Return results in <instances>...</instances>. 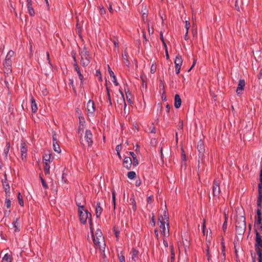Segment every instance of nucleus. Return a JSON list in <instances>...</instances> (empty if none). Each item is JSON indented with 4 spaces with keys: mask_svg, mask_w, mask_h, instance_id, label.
I'll return each instance as SVG.
<instances>
[{
    "mask_svg": "<svg viewBox=\"0 0 262 262\" xmlns=\"http://www.w3.org/2000/svg\"><path fill=\"white\" fill-rule=\"evenodd\" d=\"M81 198V195L76 197V203L78 207V214L80 221L82 224H85L87 220H88L91 227L92 226L91 214L88 210L84 208V202L81 203L79 202Z\"/></svg>",
    "mask_w": 262,
    "mask_h": 262,
    "instance_id": "obj_1",
    "label": "nucleus"
},
{
    "mask_svg": "<svg viewBox=\"0 0 262 262\" xmlns=\"http://www.w3.org/2000/svg\"><path fill=\"white\" fill-rule=\"evenodd\" d=\"M90 228L92 233L93 242L95 247L102 250L105 248V244L101 231L98 229L94 233L92 227Z\"/></svg>",
    "mask_w": 262,
    "mask_h": 262,
    "instance_id": "obj_2",
    "label": "nucleus"
},
{
    "mask_svg": "<svg viewBox=\"0 0 262 262\" xmlns=\"http://www.w3.org/2000/svg\"><path fill=\"white\" fill-rule=\"evenodd\" d=\"M235 228L236 232L238 234H244L246 228V219L244 215L236 217Z\"/></svg>",
    "mask_w": 262,
    "mask_h": 262,
    "instance_id": "obj_3",
    "label": "nucleus"
},
{
    "mask_svg": "<svg viewBox=\"0 0 262 262\" xmlns=\"http://www.w3.org/2000/svg\"><path fill=\"white\" fill-rule=\"evenodd\" d=\"M81 143L83 146H91L93 144V134L89 129L85 132L83 138L81 139Z\"/></svg>",
    "mask_w": 262,
    "mask_h": 262,
    "instance_id": "obj_4",
    "label": "nucleus"
},
{
    "mask_svg": "<svg viewBox=\"0 0 262 262\" xmlns=\"http://www.w3.org/2000/svg\"><path fill=\"white\" fill-rule=\"evenodd\" d=\"M81 55V63L83 67L87 66L90 62L91 59V56L90 55L89 52L85 49H84L80 53Z\"/></svg>",
    "mask_w": 262,
    "mask_h": 262,
    "instance_id": "obj_5",
    "label": "nucleus"
},
{
    "mask_svg": "<svg viewBox=\"0 0 262 262\" xmlns=\"http://www.w3.org/2000/svg\"><path fill=\"white\" fill-rule=\"evenodd\" d=\"M159 227L161 229V232L165 237H167L169 235V229L168 222L165 221H159Z\"/></svg>",
    "mask_w": 262,
    "mask_h": 262,
    "instance_id": "obj_6",
    "label": "nucleus"
},
{
    "mask_svg": "<svg viewBox=\"0 0 262 262\" xmlns=\"http://www.w3.org/2000/svg\"><path fill=\"white\" fill-rule=\"evenodd\" d=\"M183 63L182 56L180 54H178L175 58L174 64L176 68V73L178 74L180 73L181 66Z\"/></svg>",
    "mask_w": 262,
    "mask_h": 262,
    "instance_id": "obj_7",
    "label": "nucleus"
},
{
    "mask_svg": "<svg viewBox=\"0 0 262 262\" xmlns=\"http://www.w3.org/2000/svg\"><path fill=\"white\" fill-rule=\"evenodd\" d=\"M220 182L219 180L216 179L214 181L213 185V194L214 196H218L220 193Z\"/></svg>",
    "mask_w": 262,
    "mask_h": 262,
    "instance_id": "obj_8",
    "label": "nucleus"
},
{
    "mask_svg": "<svg viewBox=\"0 0 262 262\" xmlns=\"http://www.w3.org/2000/svg\"><path fill=\"white\" fill-rule=\"evenodd\" d=\"M71 54H72V55L73 57V59L75 62V63L74 64L75 70L76 71V72L78 75L79 78L80 79L81 81L82 82L83 78V76H82V74L81 73L79 68H78V66L77 63L76 62V57H75L76 53L74 51H72Z\"/></svg>",
    "mask_w": 262,
    "mask_h": 262,
    "instance_id": "obj_9",
    "label": "nucleus"
},
{
    "mask_svg": "<svg viewBox=\"0 0 262 262\" xmlns=\"http://www.w3.org/2000/svg\"><path fill=\"white\" fill-rule=\"evenodd\" d=\"M88 112L89 114H93L95 111L94 102L92 99H89L86 104Z\"/></svg>",
    "mask_w": 262,
    "mask_h": 262,
    "instance_id": "obj_10",
    "label": "nucleus"
},
{
    "mask_svg": "<svg viewBox=\"0 0 262 262\" xmlns=\"http://www.w3.org/2000/svg\"><path fill=\"white\" fill-rule=\"evenodd\" d=\"M255 248L262 247V236L259 234L258 230H256Z\"/></svg>",
    "mask_w": 262,
    "mask_h": 262,
    "instance_id": "obj_11",
    "label": "nucleus"
},
{
    "mask_svg": "<svg viewBox=\"0 0 262 262\" xmlns=\"http://www.w3.org/2000/svg\"><path fill=\"white\" fill-rule=\"evenodd\" d=\"M123 166L127 169H130L133 165V162L131 157H125L123 162Z\"/></svg>",
    "mask_w": 262,
    "mask_h": 262,
    "instance_id": "obj_12",
    "label": "nucleus"
},
{
    "mask_svg": "<svg viewBox=\"0 0 262 262\" xmlns=\"http://www.w3.org/2000/svg\"><path fill=\"white\" fill-rule=\"evenodd\" d=\"M245 86V82L244 80L241 79L238 81V86L236 89V93L238 95L241 94L242 92V91L244 90V88Z\"/></svg>",
    "mask_w": 262,
    "mask_h": 262,
    "instance_id": "obj_13",
    "label": "nucleus"
},
{
    "mask_svg": "<svg viewBox=\"0 0 262 262\" xmlns=\"http://www.w3.org/2000/svg\"><path fill=\"white\" fill-rule=\"evenodd\" d=\"M27 148L26 146L25 143H21L20 146V152H21V156L23 160L26 158L27 153Z\"/></svg>",
    "mask_w": 262,
    "mask_h": 262,
    "instance_id": "obj_14",
    "label": "nucleus"
},
{
    "mask_svg": "<svg viewBox=\"0 0 262 262\" xmlns=\"http://www.w3.org/2000/svg\"><path fill=\"white\" fill-rule=\"evenodd\" d=\"M129 154L132 157L133 167H136L139 164V161L136 154L133 151H130Z\"/></svg>",
    "mask_w": 262,
    "mask_h": 262,
    "instance_id": "obj_15",
    "label": "nucleus"
},
{
    "mask_svg": "<svg viewBox=\"0 0 262 262\" xmlns=\"http://www.w3.org/2000/svg\"><path fill=\"white\" fill-rule=\"evenodd\" d=\"M262 218H257L254 223V226L256 230H260L262 231Z\"/></svg>",
    "mask_w": 262,
    "mask_h": 262,
    "instance_id": "obj_16",
    "label": "nucleus"
},
{
    "mask_svg": "<svg viewBox=\"0 0 262 262\" xmlns=\"http://www.w3.org/2000/svg\"><path fill=\"white\" fill-rule=\"evenodd\" d=\"M145 130L146 132L151 133V134H155L156 133V129L154 125V123H150L148 125L147 128L145 129Z\"/></svg>",
    "mask_w": 262,
    "mask_h": 262,
    "instance_id": "obj_17",
    "label": "nucleus"
},
{
    "mask_svg": "<svg viewBox=\"0 0 262 262\" xmlns=\"http://www.w3.org/2000/svg\"><path fill=\"white\" fill-rule=\"evenodd\" d=\"M4 66L6 69V70L7 71L8 73L11 72V64H12V61L9 60L8 59H5V62L4 63Z\"/></svg>",
    "mask_w": 262,
    "mask_h": 262,
    "instance_id": "obj_18",
    "label": "nucleus"
},
{
    "mask_svg": "<svg viewBox=\"0 0 262 262\" xmlns=\"http://www.w3.org/2000/svg\"><path fill=\"white\" fill-rule=\"evenodd\" d=\"M197 149L200 154L203 155L205 151L204 143L202 141L200 140L198 143Z\"/></svg>",
    "mask_w": 262,
    "mask_h": 262,
    "instance_id": "obj_19",
    "label": "nucleus"
},
{
    "mask_svg": "<svg viewBox=\"0 0 262 262\" xmlns=\"http://www.w3.org/2000/svg\"><path fill=\"white\" fill-rule=\"evenodd\" d=\"M261 200L260 198H258L257 200V205H258V208L256 211V213L257 215V218H261Z\"/></svg>",
    "mask_w": 262,
    "mask_h": 262,
    "instance_id": "obj_20",
    "label": "nucleus"
},
{
    "mask_svg": "<svg viewBox=\"0 0 262 262\" xmlns=\"http://www.w3.org/2000/svg\"><path fill=\"white\" fill-rule=\"evenodd\" d=\"M51 157L52 154L51 153V151H47L45 153L43 156V159L44 161H45V162L50 163L51 161Z\"/></svg>",
    "mask_w": 262,
    "mask_h": 262,
    "instance_id": "obj_21",
    "label": "nucleus"
},
{
    "mask_svg": "<svg viewBox=\"0 0 262 262\" xmlns=\"http://www.w3.org/2000/svg\"><path fill=\"white\" fill-rule=\"evenodd\" d=\"M139 251L135 248H133L132 250V259L136 261L138 258Z\"/></svg>",
    "mask_w": 262,
    "mask_h": 262,
    "instance_id": "obj_22",
    "label": "nucleus"
},
{
    "mask_svg": "<svg viewBox=\"0 0 262 262\" xmlns=\"http://www.w3.org/2000/svg\"><path fill=\"white\" fill-rule=\"evenodd\" d=\"M95 210H96V216H97V217H99L101 215L102 211V208L100 206V203H97L96 206Z\"/></svg>",
    "mask_w": 262,
    "mask_h": 262,
    "instance_id": "obj_23",
    "label": "nucleus"
},
{
    "mask_svg": "<svg viewBox=\"0 0 262 262\" xmlns=\"http://www.w3.org/2000/svg\"><path fill=\"white\" fill-rule=\"evenodd\" d=\"M27 8L28 13L31 16H34L35 14L34 9L32 7V2L27 3Z\"/></svg>",
    "mask_w": 262,
    "mask_h": 262,
    "instance_id": "obj_24",
    "label": "nucleus"
},
{
    "mask_svg": "<svg viewBox=\"0 0 262 262\" xmlns=\"http://www.w3.org/2000/svg\"><path fill=\"white\" fill-rule=\"evenodd\" d=\"M128 53L126 51H124L122 54V58L124 61V63L127 66L129 67L130 65V62L127 59Z\"/></svg>",
    "mask_w": 262,
    "mask_h": 262,
    "instance_id": "obj_25",
    "label": "nucleus"
},
{
    "mask_svg": "<svg viewBox=\"0 0 262 262\" xmlns=\"http://www.w3.org/2000/svg\"><path fill=\"white\" fill-rule=\"evenodd\" d=\"M80 123L78 127V133L80 134L81 132H83L84 128V118H79Z\"/></svg>",
    "mask_w": 262,
    "mask_h": 262,
    "instance_id": "obj_26",
    "label": "nucleus"
},
{
    "mask_svg": "<svg viewBox=\"0 0 262 262\" xmlns=\"http://www.w3.org/2000/svg\"><path fill=\"white\" fill-rule=\"evenodd\" d=\"M5 177H6V174L5 175ZM2 183H3L4 188L5 189L6 192H7V191L8 192H9L10 186H9V183H8V181L7 180L6 178H5V180H3L2 181Z\"/></svg>",
    "mask_w": 262,
    "mask_h": 262,
    "instance_id": "obj_27",
    "label": "nucleus"
},
{
    "mask_svg": "<svg viewBox=\"0 0 262 262\" xmlns=\"http://www.w3.org/2000/svg\"><path fill=\"white\" fill-rule=\"evenodd\" d=\"M168 220H169L168 214L166 212V211L165 210L164 211L163 215L159 218V221H165V222H168Z\"/></svg>",
    "mask_w": 262,
    "mask_h": 262,
    "instance_id": "obj_28",
    "label": "nucleus"
},
{
    "mask_svg": "<svg viewBox=\"0 0 262 262\" xmlns=\"http://www.w3.org/2000/svg\"><path fill=\"white\" fill-rule=\"evenodd\" d=\"M31 108L33 113H35L37 111V104L35 102V99H31Z\"/></svg>",
    "mask_w": 262,
    "mask_h": 262,
    "instance_id": "obj_29",
    "label": "nucleus"
},
{
    "mask_svg": "<svg viewBox=\"0 0 262 262\" xmlns=\"http://www.w3.org/2000/svg\"><path fill=\"white\" fill-rule=\"evenodd\" d=\"M19 218L17 217L16 219V220L13 223V228L15 229L14 230L15 232L19 231Z\"/></svg>",
    "mask_w": 262,
    "mask_h": 262,
    "instance_id": "obj_30",
    "label": "nucleus"
},
{
    "mask_svg": "<svg viewBox=\"0 0 262 262\" xmlns=\"http://www.w3.org/2000/svg\"><path fill=\"white\" fill-rule=\"evenodd\" d=\"M120 101L124 103V110L126 107L127 104H133L134 99H120Z\"/></svg>",
    "mask_w": 262,
    "mask_h": 262,
    "instance_id": "obj_31",
    "label": "nucleus"
},
{
    "mask_svg": "<svg viewBox=\"0 0 262 262\" xmlns=\"http://www.w3.org/2000/svg\"><path fill=\"white\" fill-rule=\"evenodd\" d=\"M258 255L259 262H262V246L256 249Z\"/></svg>",
    "mask_w": 262,
    "mask_h": 262,
    "instance_id": "obj_32",
    "label": "nucleus"
},
{
    "mask_svg": "<svg viewBox=\"0 0 262 262\" xmlns=\"http://www.w3.org/2000/svg\"><path fill=\"white\" fill-rule=\"evenodd\" d=\"M50 166L49 165V163L45 162V165L44 166V171L46 175H49L50 174Z\"/></svg>",
    "mask_w": 262,
    "mask_h": 262,
    "instance_id": "obj_33",
    "label": "nucleus"
},
{
    "mask_svg": "<svg viewBox=\"0 0 262 262\" xmlns=\"http://www.w3.org/2000/svg\"><path fill=\"white\" fill-rule=\"evenodd\" d=\"M12 258L10 255L8 253L5 254L3 258V262H11Z\"/></svg>",
    "mask_w": 262,
    "mask_h": 262,
    "instance_id": "obj_34",
    "label": "nucleus"
},
{
    "mask_svg": "<svg viewBox=\"0 0 262 262\" xmlns=\"http://www.w3.org/2000/svg\"><path fill=\"white\" fill-rule=\"evenodd\" d=\"M260 183L258 184V191H259V198H262V194H261V190H262V176L259 177Z\"/></svg>",
    "mask_w": 262,
    "mask_h": 262,
    "instance_id": "obj_35",
    "label": "nucleus"
},
{
    "mask_svg": "<svg viewBox=\"0 0 262 262\" xmlns=\"http://www.w3.org/2000/svg\"><path fill=\"white\" fill-rule=\"evenodd\" d=\"M136 173L135 171H131L127 173V177L130 180H133L136 178Z\"/></svg>",
    "mask_w": 262,
    "mask_h": 262,
    "instance_id": "obj_36",
    "label": "nucleus"
},
{
    "mask_svg": "<svg viewBox=\"0 0 262 262\" xmlns=\"http://www.w3.org/2000/svg\"><path fill=\"white\" fill-rule=\"evenodd\" d=\"M53 148L55 151L57 153H60L61 152V149L59 144L57 143H53Z\"/></svg>",
    "mask_w": 262,
    "mask_h": 262,
    "instance_id": "obj_37",
    "label": "nucleus"
},
{
    "mask_svg": "<svg viewBox=\"0 0 262 262\" xmlns=\"http://www.w3.org/2000/svg\"><path fill=\"white\" fill-rule=\"evenodd\" d=\"M14 55V52L12 50H10L7 53L5 59H8L9 60H11V57Z\"/></svg>",
    "mask_w": 262,
    "mask_h": 262,
    "instance_id": "obj_38",
    "label": "nucleus"
},
{
    "mask_svg": "<svg viewBox=\"0 0 262 262\" xmlns=\"http://www.w3.org/2000/svg\"><path fill=\"white\" fill-rule=\"evenodd\" d=\"M174 106L176 108H179L181 105V99H174Z\"/></svg>",
    "mask_w": 262,
    "mask_h": 262,
    "instance_id": "obj_39",
    "label": "nucleus"
},
{
    "mask_svg": "<svg viewBox=\"0 0 262 262\" xmlns=\"http://www.w3.org/2000/svg\"><path fill=\"white\" fill-rule=\"evenodd\" d=\"M18 203H19V205L21 206H24L23 199V197L21 195L20 192H19L18 194Z\"/></svg>",
    "mask_w": 262,
    "mask_h": 262,
    "instance_id": "obj_40",
    "label": "nucleus"
},
{
    "mask_svg": "<svg viewBox=\"0 0 262 262\" xmlns=\"http://www.w3.org/2000/svg\"><path fill=\"white\" fill-rule=\"evenodd\" d=\"M190 26V24L188 20L185 21L186 35H188V30Z\"/></svg>",
    "mask_w": 262,
    "mask_h": 262,
    "instance_id": "obj_41",
    "label": "nucleus"
},
{
    "mask_svg": "<svg viewBox=\"0 0 262 262\" xmlns=\"http://www.w3.org/2000/svg\"><path fill=\"white\" fill-rule=\"evenodd\" d=\"M40 178L41 182L42 185L43 187L45 189H47L48 188L47 184H46L45 180L42 178V177L40 175Z\"/></svg>",
    "mask_w": 262,
    "mask_h": 262,
    "instance_id": "obj_42",
    "label": "nucleus"
},
{
    "mask_svg": "<svg viewBox=\"0 0 262 262\" xmlns=\"http://www.w3.org/2000/svg\"><path fill=\"white\" fill-rule=\"evenodd\" d=\"M9 148H10V143H7L6 146L5 148L4 149V151L5 154L6 155V156H7V154L9 152Z\"/></svg>",
    "mask_w": 262,
    "mask_h": 262,
    "instance_id": "obj_43",
    "label": "nucleus"
},
{
    "mask_svg": "<svg viewBox=\"0 0 262 262\" xmlns=\"http://www.w3.org/2000/svg\"><path fill=\"white\" fill-rule=\"evenodd\" d=\"M170 248H171V259L172 261H173L174 260V258H175V254H174L173 246H171Z\"/></svg>",
    "mask_w": 262,
    "mask_h": 262,
    "instance_id": "obj_44",
    "label": "nucleus"
},
{
    "mask_svg": "<svg viewBox=\"0 0 262 262\" xmlns=\"http://www.w3.org/2000/svg\"><path fill=\"white\" fill-rule=\"evenodd\" d=\"M156 71V67L155 66V62L153 63L150 67V72L152 74H154Z\"/></svg>",
    "mask_w": 262,
    "mask_h": 262,
    "instance_id": "obj_45",
    "label": "nucleus"
},
{
    "mask_svg": "<svg viewBox=\"0 0 262 262\" xmlns=\"http://www.w3.org/2000/svg\"><path fill=\"white\" fill-rule=\"evenodd\" d=\"M121 149V145H118L116 146V151L117 152V155H118L119 158H121V155H120V154Z\"/></svg>",
    "mask_w": 262,
    "mask_h": 262,
    "instance_id": "obj_46",
    "label": "nucleus"
},
{
    "mask_svg": "<svg viewBox=\"0 0 262 262\" xmlns=\"http://www.w3.org/2000/svg\"><path fill=\"white\" fill-rule=\"evenodd\" d=\"M207 249H206V255L207 256V259L208 260H210L211 255L209 252V245L208 244H207Z\"/></svg>",
    "mask_w": 262,
    "mask_h": 262,
    "instance_id": "obj_47",
    "label": "nucleus"
},
{
    "mask_svg": "<svg viewBox=\"0 0 262 262\" xmlns=\"http://www.w3.org/2000/svg\"><path fill=\"white\" fill-rule=\"evenodd\" d=\"M5 205L7 208H9L11 207V202L10 200L6 199L5 200Z\"/></svg>",
    "mask_w": 262,
    "mask_h": 262,
    "instance_id": "obj_48",
    "label": "nucleus"
},
{
    "mask_svg": "<svg viewBox=\"0 0 262 262\" xmlns=\"http://www.w3.org/2000/svg\"><path fill=\"white\" fill-rule=\"evenodd\" d=\"M107 67H108V71L109 72L110 76L112 78H115V75L114 72H113V71L110 68L109 65H107Z\"/></svg>",
    "mask_w": 262,
    "mask_h": 262,
    "instance_id": "obj_49",
    "label": "nucleus"
},
{
    "mask_svg": "<svg viewBox=\"0 0 262 262\" xmlns=\"http://www.w3.org/2000/svg\"><path fill=\"white\" fill-rule=\"evenodd\" d=\"M112 199H113V202L114 204V208L115 209L116 204H115V192L114 190L112 191Z\"/></svg>",
    "mask_w": 262,
    "mask_h": 262,
    "instance_id": "obj_50",
    "label": "nucleus"
},
{
    "mask_svg": "<svg viewBox=\"0 0 262 262\" xmlns=\"http://www.w3.org/2000/svg\"><path fill=\"white\" fill-rule=\"evenodd\" d=\"M222 254H223V256H224V260L225 259V246L224 245L223 243H222Z\"/></svg>",
    "mask_w": 262,
    "mask_h": 262,
    "instance_id": "obj_51",
    "label": "nucleus"
},
{
    "mask_svg": "<svg viewBox=\"0 0 262 262\" xmlns=\"http://www.w3.org/2000/svg\"><path fill=\"white\" fill-rule=\"evenodd\" d=\"M47 60L48 61L49 64L50 65L51 67H52V65L51 64V60L50 59V55H49V52H47Z\"/></svg>",
    "mask_w": 262,
    "mask_h": 262,
    "instance_id": "obj_52",
    "label": "nucleus"
},
{
    "mask_svg": "<svg viewBox=\"0 0 262 262\" xmlns=\"http://www.w3.org/2000/svg\"><path fill=\"white\" fill-rule=\"evenodd\" d=\"M96 75L97 76H99L100 80H101L102 78H101V72H100V70H98L96 71Z\"/></svg>",
    "mask_w": 262,
    "mask_h": 262,
    "instance_id": "obj_53",
    "label": "nucleus"
},
{
    "mask_svg": "<svg viewBox=\"0 0 262 262\" xmlns=\"http://www.w3.org/2000/svg\"><path fill=\"white\" fill-rule=\"evenodd\" d=\"M226 220H227L226 218ZM227 221L225 220V221L224 222V223L223 225V229L224 231L227 229Z\"/></svg>",
    "mask_w": 262,
    "mask_h": 262,
    "instance_id": "obj_54",
    "label": "nucleus"
},
{
    "mask_svg": "<svg viewBox=\"0 0 262 262\" xmlns=\"http://www.w3.org/2000/svg\"><path fill=\"white\" fill-rule=\"evenodd\" d=\"M164 82L162 80H161L160 83L159 84V88L160 89H164Z\"/></svg>",
    "mask_w": 262,
    "mask_h": 262,
    "instance_id": "obj_55",
    "label": "nucleus"
},
{
    "mask_svg": "<svg viewBox=\"0 0 262 262\" xmlns=\"http://www.w3.org/2000/svg\"><path fill=\"white\" fill-rule=\"evenodd\" d=\"M56 136L55 134L53 135V143H57Z\"/></svg>",
    "mask_w": 262,
    "mask_h": 262,
    "instance_id": "obj_56",
    "label": "nucleus"
},
{
    "mask_svg": "<svg viewBox=\"0 0 262 262\" xmlns=\"http://www.w3.org/2000/svg\"><path fill=\"white\" fill-rule=\"evenodd\" d=\"M113 78L112 81L114 82V83L115 84V85H118V83L117 82L116 76H115V78Z\"/></svg>",
    "mask_w": 262,
    "mask_h": 262,
    "instance_id": "obj_57",
    "label": "nucleus"
},
{
    "mask_svg": "<svg viewBox=\"0 0 262 262\" xmlns=\"http://www.w3.org/2000/svg\"><path fill=\"white\" fill-rule=\"evenodd\" d=\"M165 47V53H166V59H168L169 58V54H168V50H167V46H166Z\"/></svg>",
    "mask_w": 262,
    "mask_h": 262,
    "instance_id": "obj_58",
    "label": "nucleus"
},
{
    "mask_svg": "<svg viewBox=\"0 0 262 262\" xmlns=\"http://www.w3.org/2000/svg\"><path fill=\"white\" fill-rule=\"evenodd\" d=\"M119 260L120 262H125V258L123 256H119Z\"/></svg>",
    "mask_w": 262,
    "mask_h": 262,
    "instance_id": "obj_59",
    "label": "nucleus"
},
{
    "mask_svg": "<svg viewBox=\"0 0 262 262\" xmlns=\"http://www.w3.org/2000/svg\"><path fill=\"white\" fill-rule=\"evenodd\" d=\"M160 38H161V40L163 41L164 45V46L166 47V45L164 42V38H163V34L162 33H161V34H160Z\"/></svg>",
    "mask_w": 262,
    "mask_h": 262,
    "instance_id": "obj_60",
    "label": "nucleus"
},
{
    "mask_svg": "<svg viewBox=\"0 0 262 262\" xmlns=\"http://www.w3.org/2000/svg\"><path fill=\"white\" fill-rule=\"evenodd\" d=\"M152 196H149L148 198H147V202L148 203H151V201H152Z\"/></svg>",
    "mask_w": 262,
    "mask_h": 262,
    "instance_id": "obj_61",
    "label": "nucleus"
},
{
    "mask_svg": "<svg viewBox=\"0 0 262 262\" xmlns=\"http://www.w3.org/2000/svg\"><path fill=\"white\" fill-rule=\"evenodd\" d=\"M141 184V181L139 180H137L136 182V185L137 186H140Z\"/></svg>",
    "mask_w": 262,
    "mask_h": 262,
    "instance_id": "obj_62",
    "label": "nucleus"
},
{
    "mask_svg": "<svg viewBox=\"0 0 262 262\" xmlns=\"http://www.w3.org/2000/svg\"><path fill=\"white\" fill-rule=\"evenodd\" d=\"M4 82H5V85H6V87L9 89V82H8V81L5 80Z\"/></svg>",
    "mask_w": 262,
    "mask_h": 262,
    "instance_id": "obj_63",
    "label": "nucleus"
},
{
    "mask_svg": "<svg viewBox=\"0 0 262 262\" xmlns=\"http://www.w3.org/2000/svg\"><path fill=\"white\" fill-rule=\"evenodd\" d=\"M163 244L164 245V246L166 247H167L168 245V243L165 241V240H163Z\"/></svg>",
    "mask_w": 262,
    "mask_h": 262,
    "instance_id": "obj_64",
    "label": "nucleus"
}]
</instances>
